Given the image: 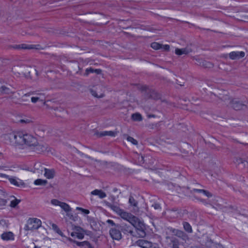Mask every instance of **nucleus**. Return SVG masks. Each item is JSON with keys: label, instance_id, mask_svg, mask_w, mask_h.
Returning <instances> with one entry per match:
<instances>
[{"label": "nucleus", "instance_id": "4468645a", "mask_svg": "<svg viewBox=\"0 0 248 248\" xmlns=\"http://www.w3.org/2000/svg\"><path fill=\"white\" fill-rule=\"evenodd\" d=\"M194 59L197 62V64L198 65L203 68L210 69L213 68L214 66L213 64L211 62L198 58H194Z\"/></svg>", "mask_w": 248, "mask_h": 248}, {"label": "nucleus", "instance_id": "b1692460", "mask_svg": "<svg viewBox=\"0 0 248 248\" xmlns=\"http://www.w3.org/2000/svg\"><path fill=\"white\" fill-rule=\"evenodd\" d=\"M191 192H198L202 193L203 194L205 195L207 197H211L212 196V194L209 192L208 191L204 190V189H197V188H194L191 191Z\"/></svg>", "mask_w": 248, "mask_h": 248}, {"label": "nucleus", "instance_id": "8fccbe9b", "mask_svg": "<svg viewBox=\"0 0 248 248\" xmlns=\"http://www.w3.org/2000/svg\"><path fill=\"white\" fill-rule=\"evenodd\" d=\"M58 234H59L60 235H61L62 236H63V233L62 232V231H61V232H57Z\"/></svg>", "mask_w": 248, "mask_h": 248}, {"label": "nucleus", "instance_id": "aec40b11", "mask_svg": "<svg viewBox=\"0 0 248 248\" xmlns=\"http://www.w3.org/2000/svg\"><path fill=\"white\" fill-rule=\"evenodd\" d=\"M44 170H45L44 175L46 178L52 179L54 177L55 173L54 170L48 169L45 168L44 169Z\"/></svg>", "mask_w": 248, "mask_h": 248}, {"label": "nucleus", "instance_id": "7c9ffc66", "mask_svg": "<svg viewBox=\"0 0 248 248\" xmlns=\"http://www.w3.org/2000/svg\"><path fill=\"white\" fill-rule=\"evenodd\" d=\"M151 46L155 50H158L161 49V44L157 42H153L151 44Z\"/></svg>", "mask_w": 248, "mask_h": 248}, {"label": "nucleus", "instance_id": "2f4dec72", "mask_svg": "<svg viewBox=\"0 0 248 248\" xmlns=\"http://www.w3.org/2000/svg\"><path fill=\"white\" fill-rule=\"evenodd\" d=\"M129 203L131 205H132L133 206L136 207L137 206L138 202H137L134 199V198L130 196L129 199Z\"/></svg>", "mask_w": 248, "mask_h": 248}, {"label": "nucleus", "instance_id": "f03ea898", "mask_svg": "<svg viewBox=\"0 0 248 248\" xmlns=\"http://www.w3.org/2000/svg\"><path fill=\"white\" fill-rule=\"evenodd\" d=\"M111 208L123 219L128 221L130 224L134 222L135 219H136V217L131 213L124 211L116 205H111Z\"/></svg>", "mask_w": 248, "mask_h": 248}, {"label": "nucleus", "instance_id": "a878e982", "mask_svg": "<svg viewBox=\"0 0 248 248\" xmlns=\"http://www.w3.org/2000/svg\"><path fill=\"white\" fill-rule=\"evenodd\" d=\"M116 133L113 131H104L102 132H101L99 133V136L102 137V136H109L111 137H114L115 136Z\"/></svg>", "mask_w": 248, "mask_h": 248}, {"label": "nucleus", "instance_id": "9d476101", "mask_svg": "<svg viewBox=\"0 0 248 248\" xmlns=\"http://www.w3.org/2000/svg\"><path fill=\"white\" fill-rule=\"evenodd\" d=\"M229 104L231 107L237 110L244 109L246 108V104L236 99L231 100Z\"/></svg>", "mask_w": 248, "mask_h": 248}, {"label": "nucleus", "instance_id": "6e6d98bb", "mask_svg": "<svg viewBox=\"0 0 248 248\" xmlns=\"http://www.w3.org/2000/svg\"><path fill=\"white\" fill-rule=\"evenodd\" d=\"M21 73H22V74H25V73H23V72H22Z\"/></svg>", "mask_w": 248, "mask_h": 248}, {"label": "nucleus", "instance_id": "a19ab883", "mask_svg": "<svg viewBox=\"0 0 248 248\" xmlns=\"http://www.w3.org/2000/svg\"><path fill=\"white\" fill-rule=\"evenodd\" d=\"M161 49H162L165 51H169V49H170V46L168 45H161Z\"/></svg>", "mask_w": 248, "mask_h": 248}, {"label": "nucleus", "instance_id": "72a5a7b5", "mask_svg": "<svg viewBox=\"0 0 248 248\" xmlns=\"http://www.w3.org/2000/svg\"><path fill=\"white\" fill-rule=\"evenodd\" d=\"M20 202V200L15 199L11 202L10 206L11 207L15 208Z\"/></svg>", "mask_w": 248, "mask_h": 248}, {"label": "nucleus", "instance_id": "603ef678", "mask_svg": "<svg viewBox=\"0 0 248 248\" xmlns=\"http://www.w3.org/2000/svg\"><path fill=\"white\" fill-rule=\"evenodd\" d=\"M201 202H203L204 201L203 200L200 199L199 200Z\"/></svg>", "mask_w": 248, "mask_h": 248}, {"label": "nucleus", "instance_id": "f704fd0d", "mask_svg": "<svg viewBox=\"0 0 248 248\" xmlns=\"http://www.w3.org/2000/svg\"><path fill=\"white\" fill-rule=\"evenodd\" d=\"M127 140L131 142L134 145H137L138 144V141L134 139L133 138L130 137V136H127Z\"/></svg>", "mask_w": 248, "mask_h": 248}, {"label": "nucleus", "instance_id": "4c0bfd02", "mask_svg": "<svg viewBox=\"0 0 248 248\" xmlns=\"http://www.w3.org/2000/svg\"><path fill=\"white\" fill-rule=\"evenodd\" d=\"M19 122L21 124H30V123H31V121L29 119H21L19 121Z\"/></svg>", "mask_w": 248, "mask_h": 248}, {"label": "nucleus", "instance_id": "1a4fd4ad", "mask_svg": "<svg viewBox=\"0 0 248 248\" xmlns=\"http://www.w3.org/2000/svg\"><path fill=\"white\" fill-rule=\"evenodd\" d=\"M93 96L96 98H102L104 96V89L102 86H98L95 88L90 90Z\"/></svg>", "mask_w": 248, "mask_h": 248}, {"label": "nucleus", "instance_id": "dca6fc26", "mask_svg": "<svg viewBox=\"0 0 248 248\" xmlns=\"http://www.w3.org/2000/svg\"><path fill=\"white\" fill-rule=\"evenodd\" d=\"M192 52V49L189 47H186L181 49L176 48L175 50V53L177 55H181L183 54H188Z\"/></svg>", "mask_w": 248, "mask_h": 248}, {"label": "nucleus", "instance_id": "13d9d810", "mask_svg": "<svg viewBox=\"0 0 248 248\" xmlns=\"http://www.w3.org/2000/svg\"><path fill=\"white\" fill-rule=\"evenodd\" d=\"M1 155V153H0V155Z\"/></svg>", "mask_w": 248, "mask_h": 248}, {"label": "nucleus", "instance_id": "f8f14e48", "mask_svg": "<svg viewBox=\"0 0 248 248\" xmlns=\"http://www.w3.org/2000/svg\"><path fill=\"white\" fill-rule=\"evenodd\" d=\"M167 239H170V245L172 248H180V246L184 244V242L181 241L182 239L179 238L167 237Z\"/></svg>", "mask_w": 248, "mask_h": 248}, {"label": "nucleus", "instance_id": "412c9836", "mask_svg": "<svg viewBox=\"0 0 248 248\" xmlns=\"http://www.w3.org/2000/svg\"><path fill=\"white\" fill-rule=\"evenodd\" d=\"M121 230H123L124 233H129L133 236H137L135 233L131 229V227L129 226L124 225L121 226Z\"/></svg>", "mask_w": 248, "mask_h": 248}, {"label": "nucleus", "instance_id": "5fc2aeb1", "mask_svg": "<svg viewBox=\"0 0 248 248\" xmlns=\"http://www.w3.org/2000/svg\"><path fill=\"white\" fill-rule=\"evenodd\" d=\"M26 67H26V66H23V68H26Z\"/></svg>", "mask_w": 248, "mask_h": 248}, {"label": "nucleus", "instance_id": "0eeeda50", "mask_svg": "<svg viewBox=\"0 0 248 248\" xmlns=\"http://www.w3.org/2000/svg\"><path fill=\"white\" fill-rule=\"evenodd\" d=\"M121 230V226L119 224H117L115 227L111 228L109 232L111 237L114 240H121L122 238Z\"/></svg>", "mask_w": 248, "mask_h": 248}, {"label": "nucleus", "instance_id": "ddd939ff", "mask_svg": "<svg viewBox=\"0 0 248 248\" xmlns=\"http://www.w3.org/2000/svg\"><path fill=\"white\" fill-rule=\"evenodd\" d=\"M34 145L32 149H33L35 152L38 153H41L44 152L47 150V145L46 144L39 143L37 140V143Z\"/></svg>", "mask_w": 248, "mask_h": 248}, {"label": "nucleus", "instance_id": "a211bd4d", "mask_svg": "<svg viewBox=\"0 0 248 248\" xmlns=\"http://www.w3.org/2000/svg\"><path fill=\"white\" fill-rule=\"evenodd\" d=\"M137 245L142 248H150L151 242L145 240L140 239L137 241Z\"/></svg>", "mask_w": 248, "mask_h": 248}, {"label": "nucleus", "instance_id": "473e14b6", "mask_svg": "<svg viewBox=\"0 0 248 248\" xmlns=\"http://www.w3.org/2000/svg\"><path fill=\"white\" fill-rule=\"evenodd\" d=\"M236 163L238 164V165H240V164H241V165H243L244 164V166H246V165H248V162L243 159H242V158H237L236 159Z\"/></svg>", "mask_w": 248, "mask_h": 248}, {"label": "nucleus", "instance_id": "6ab92c4d", "mask_svg": "<svg viewBox=\"0 0 248 248\" xmlns=\"http://www.w3.org/2000/svg\"><path fill=\"white\" fill-rule=\"evenodd\" d=\"M0 92L3 94H7L8 95L13 94L15 93L14 91H13L12 89L5 85L2 86L0 87Z\"/></svg>", "mask_w": 248, "mask_h": 248}, {"label": "nucleus", "instance_id": "5701e85b", "mask_svg": "<svg viewBox=\"0 0 248 248\" xmlns=\"http://www.w3.org/2000/svg\"><path fill=\"white\" fill-rule=\"evenodd\" d=\"M8 179L10 181V182L16 186H24V182H23L22 181L20 180L19 181H17L16 180V179L15 178H8Z\"/></svg>", "mask_w": 248, "mask_h": 248}, {"label": "nucleus", "instance_id": "f3484780", "mask_svg": "<svg viewBox=\"0 0 248 248\" xmlns=\"http://www.w3.org/2000/svg\"><path fill=\"white\" fill-rule=\"evenodd\" d=\"M1 238L4 241L13 240L14 239V234L11 232H5L1 235Z\"/></svg>", "mask_w": 248, "mask_h": 248}, {"label": "nucleus", "instance_id": "a18cd8bd", "mask_svg": "<svg viewBox=\"0 0 248 248\" xmlns=\"http://www.w3.org/2000/svg\"><path fill=\"white\" fill-rule=\"evenodd\" d=\"M160 248L159 246L156 243H152L151 242V248Z\"/></svg>", "mask_w": 248, "mask_h": 248}, {"label": "nucleus", "instance_id": "39448f33", "mask_svg": "<svg viewBox=\"0 0 248 248\" xmlns=\"http://www.w3.org/2000/svg\"><path fill=\"white\" fill-rule=\"evenodd\" d=\"M31 101L33 103H36L37 102H44L45 100V95L44 93H38L37 92H31L25 94V96H30Z\"/></svg>", "mask_w": 248, "mask_h": 248}, {"label": "nucleus", "instance_id": "cd10ccee", "mask_svg": "<svg viewBox=\"0 0 248 248\" xmlns=\"http://www.w3.org/2000/svg\"><path fill=\"white\" fill-rule=\"evenodd\" d=\"M47 183V181L46 180H43L41 179H38L36 180L34 182V184L35 185H40V186H45Z\"/></svg>", "mask_w": 248, "mask_h": 248}, {"label": "nucleus", "instance_id": "de8ad7c7", "mask_svg": "<svg viewBox=\"0 0 248 248\" xmlns=\"http://www.w3.org/2000/svg\"><path fill=\"white\" fill-rule=\"evenodd\" d=\"M94 72L96 73L97 74H99L101 72V70L100 69H94Z\"/></svg>", "mask_w": 248, "mask_h": 248}, {"label": "nucleus", "instance_id": "9b49d317", "mask_svg": "<svg viewBox=\"0 0 248 248\" xmlns=\"http://www.w3.org/2000/svg\"><path fill=\"white\" fill-rule=\"evenodd\" d=\"M67 240L71 243H75L77 246L82 247L83 248H94V247L88 241L78 242L73 240L70 237L66 238Z\"/></svg>", "mask_w": 248, "mask_h": 248}, {"label": "nucleus", "instance_id": "20e7f679", "mask_svg": "<svg viewBox=\"0 0 248 248\" xmlns=\"http://www.w3.org/2000/svg\"><path fill=\"white\" fill-rule=\"evenodd\" d=\"M41 224L42 222L40 219L37 218H30L28 219L24 229L26 231L36 230L41 226Z\"/></svg>", "mask_w": 248, "mask_h": 248}, {"label": "nucleus", "instance_id": "423d86ee", "mask_svg": "<svg viewBox=\"0 0 248 248\" xmlns=\"http://www.w3.org/2000/svg\"><path fill=\"white\" fill-rule=\"evenodd\" d=\"M71 230L72 232H71L70 235L72 237L78 239H82L84 238V230L81 227L71 224Z\"/></svg>", "mask_w": 248, "mask_h": 248}, {"label": "nucleus", "instance_id": "393cba45", "mask_svg": "<svg viewBox=\"0 0 248 248\" xmlns=\"http://www.w3.org/2000/svg\"><path fill=\"white\" fill-rule=\"evenodd\" d=\"M184 230L188 233L192 232V229L191 225L187 222H184L183 223Z\"/></svg>", "mask_w": 248, "mask_h": 248}, {"label": "nucleus", "instance_id": "c756f323", "mask_svg": "<svg viewBox=\"0 0 248 248\" xmlns=\"http://www.w3.org/2000/svg\"><path fill=\"white\" fill-rule=\"evenodd\" d=\"M132 119L135 121H141L142 116L140 113H134L132 115Z\"/></svg>", "mask_w": 248, "mask_h": 248}, {"label": "nucleus", "instance_id": "3c124183", "mask_svg": "<svg viewBox=\"0 0 248 248\" xmlns=\"http://www.w3.org/2000/svg\"><path fill=\"white\" fill-rule=\"evenodd\" d=\"M1 176H3V177H6V178H8L9 177V176L6 175V174H2Z\"/></svg>", "mask_w": 248, "mask_h": 248}, {"label": "nucleus", "instance_id": "4d7b16f0", "mask_svg": "<svg viewBox=\"0 0 248 248\" xmlns=\"http://www.w3.org/2000/svg\"><path fill=\"white\" fill-rule=\"evenodd\" d=\"M34 248H37V247H34Z\"/></svg>", "mask_w": 248, "mask_h": 248}, {"label": "nucleus", "instance_id": "c03bdc74", "mask_svg": "<svg viewBox=\"0 0 248 248\" xmlns=\"http://www.w3.org/2000/svg\"><path fill=\"white\" fill-rule=\"evenodd\" d=\"M152 206L155 209H159L161 208L160 205L159 204L157 203H155L152 205Z\"/></svg>", "mask_w": 248, "mask_h": 248}, {"label": "nucleus", "instance_id": "7ed1b4c3", "mask_svg": "<svg viewBox=\"0 0 248 248\" xmlns=\"http://www.w3.org/2000/svg\"><path fill=\"white\" fill-rule=\"evenodd\" d=\"M131 224L133 226L136 230L137 233L136 236L139 237H144L145 236L146 227L142 221L136 217V219H135L134 222Z\"/></svg>", "mask_w": 248, "mask_h": 248}, {"label": "nucleus", "instance_id": "37998d69", "mask_svg": "<svg viewBox=\"0 0 248 248\" xmlns=\"http://www.w3.org/2000/svg\"><path fill=\"white\" fill-rule=\"evenodd\" d=\"M107 222L108 224L111 225L112 226L115 227L117 224H116L114 221L112 220L111 219H108L107 220Z\"/></svg>", "mask_w": 248, "mask_h": 248}, {"label": "nucleus", "instance_id": "09e8293b", "mask_svg": "<svg viewBox=\"0 0 248 248\" xmlns=\"http://www.w3.org/2000/svg\"><path fill=\"white\" fill-rule=\"evenodd\" d=\"M58 234H59L60 235H61L62 236H63V233L62 232V231H61V232H57Z\"/></svg>", "mask_w": 248, "mask_h": 248}, {"label": "nucleus", "instance_id": "49530a36", "mask_svg": "<svg viewBox=\"0 0 248 248\" xmlns=\"http://www.w3.org/2000/svg\"><path fill=\"white\" fill-rule=\"evenodd\" d=\"M27 96H25V94H24L22 97L21 98V99H20V101L21 102H27L28 101V99H26V97Z\"/></svg>", "mask_w": 248, "mask_h": 248}, {"label": "nucleus", "instance_id": "58836bf2", "mask_svg": "<svg viewBox=\"0 0 248 248\" xmlns=\"http://www.w3.org/2000/svg\"><path fill=\"white\" fill-rule=\"evenodd\" d=\"M51 226H52V229L57 232H61V230L59 229V228H58V226L54 224V223H52L51 224Z\"/></svg>", "mask_w": 248, "mask_h": 248}, {"label": "nucleus", "instance_id": "bb28decb", "mask_svg": "<svg viewBox=\"0 0 248 248\" xmlns=\"http://www.w3.org/2000/svg\"><path fill=\"white\" fill-rule=\"evenodd\" d=\"M60 207L66 212H69L71 210L70 206L65 202H62Z\"/></svg>", "mask_w": 248, "mask_h": 248}, {"label": "nucleus", "instance_id": "ea45409f", "mask_svg": "<svg viewBox=\"0 0 248 248\" xmlns=\"http://www.w3.org/2000/svg\"><path fill=\"white\" fill-rule=\"evenodd\" d=\"M94 69L92 68H88L86 70L85 75L88 76L90 73H93Z\"/></svg>", "mask_w": 248, "mask_h": 248}, {"label": "nucleus", "instance_id": "2eb2a0df", "mask_svg": "<svg viewBox=\"0 0 248 248\" xmlns=\"http://www.w3.org/2000/svg\"><path fill=\"white\" fill-rule=\"evenodd\" d=\"M245 56V53L243 51H232L229 54V58L233 60H238Z\"/></svg>", "mask_w": 248, "mask_h": 248}, {"label": "nucleus", "instance_id": "f257e3e1", "mask_svg": "<svg viewBox=\"0 0 248 248\" xmlns=\"http://www.w3.org/2000/svg\"><path fill=\"white\" fill-rule=\"evenodd\" d=\"M9 139L11 142L15 144L25 145L31 148L36 145L37 140V139L32 135L24 131L13 132L10 134Z\"/></svg>", "mask_w": 248, "mask_h": 248}, {"label": "nucleus", "instance_id": "79ce46f5", "mask_svg": "<svg viewBox=\"0 0 248 248\" xmlns=\"http://www.w3.org/2000/svg\"><path fill=\"white\" fill-rule=\"evenodd\" d=\"M6 202V200L0 198V207H2L5 205Z\"/></svg>", "mask_w": 248, "mask_h": 248}, {"label": "nucleus", "instance_id": "e433bc0d", "mask_svg": "<svg viewBox=\"0 0 248 248\" xmlns=\"http://www.w3.org/2000/svg\"><path fill=\"white\" fill-rule=\"evenodd\" d=\"M77 210L81 211L83 213L85 214H88L90 213V211L89 210L83 209L81 207H77L76 208Z\"/></svg>", "mask_w": 248, "mask_h": 248}, {"label": "nucleus", "instance_id": "864d4df0", "mask_svg": "<svg viewBox=\"0 0 248 248\" xmlns=\"http://www.w3.org/2000/svg\"><path fill=\"white\" fill-rule=\"evenodd\" d=\"M16 68H17L16 67H14V69H15V70H16Z\"/></svg>", "mask_w": 248, "mask_h": 248}, {"label": "nucleus", "instance_id": "c85d7f7f", "mask_svg": "<svg viewBox=\"0 0 248 248\" xmlns=\"http://www.w3.org/2000/svg\"><path fill=\"white\" fill-rule=\"evenodd\" d=\"M16 48L18 49H30L33 48L31 45H27L26 44H22L15 47Z\"/></svg>", "mask_w": 248, "mask_h": 248}, {"label": "nucleus", "instance_id": "4be33fe9", "mask_svg": "<svg viewBox=\"0 0 248 248\" xmlns=\"http://www.w3.org/2000/svg\"><path fill=\"white\" fill-rule=\"evenodd\" d=\"M91 194L97 195L101 199L105 198L107 196L106 194L101 190L95 189L91 192Z\"/></svg>", "mask_w": 248, "mask_h": 248}, {"label": "nucleus", "instance_id": "6e6552de", "mask_svg": "<svg viewBox=\"0 0 248 248\" xmlns=\"http://www.w3.org/2000/svg\"><path fill=\"white\" fill-rule=\"evenodd\" d=\"M168 230L174 235L181 239L183 241H185L186 242V241L188 239L187 235L182 231L175 229L172 228H168Z\"/></svg>", "mask_w": 248, "mask_h": 248}, {"label": "nucleus", "instance_id": "c9c22d12", "mask_svg": "<svg viewBox=\"0 0 248 248\" xmlns=\"http://www.w3.org/2000/svg\"><path fill=\"white\" fill-rule=\"evenodd\" d=\"M51 203L54 205H58L60 206V204H61L62 202H60L57 199H52L51 201Z\"/></svg>", "mask_w": 248, "mask_h": 248}]
</instances>
